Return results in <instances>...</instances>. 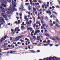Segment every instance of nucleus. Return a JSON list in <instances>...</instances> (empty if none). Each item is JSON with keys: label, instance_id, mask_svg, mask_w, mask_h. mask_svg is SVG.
<instances>
[{"label": "nucleus", "instance_id": "obj_1", "mask_svg": "<svg viewBox=\"0 0 60 60\" xmlns=\"http://www.w3.org/2000/svg\"><path fill=\"white\" fill-rule=\"evenodd\" d=\"M5 11H7L6 13L8 14L11 13V11L12 12L14 11H17V9L15 8L14 7L11 8V6H10L8 8H6L5 9Z\"/></svg>", "mask_w": 60, "mask_h": 60}, {"label": "nucleus", "instance_id": "obj_2", "mask_svg": "<svg viewBox=\"0 0 60 60\" xmlns=\"http://www.w3.org/2000/svg\"><path fill=\"white\" fill-rule=\"evenodd\" d=\"M9 1V0H2L1 1V3L2 4L1 5L3 6L4 7H5L6 8V6L4 4H7V3H8Z\"/></svg>", "mask_w": 60, "mask_h": 60}, {"label": "nucleus", "instance_id": "obj_3", "mask_svg": "<svg viewBox=\"0 0 60 60\" xmlns=\"http://www.w3.org/2000/svg\"><path fill=\"white\" fill-rule=\"evenodd\" d=\"M54 57H50L49 58V57H47L46 58H45L43 60L40 59L39 60H55V59H54Z\"/></svg>", "mask_w": 60, "mask_h": 60}, {"label": "nucleus", "instance_id": "obj_4", "mask_svg": "<svg viewBox=\"0 0 60 60\" xmlns=\"http://www.w3.org/2000/svg\"><path fill=\"white\" fill-rule=\"evenodd\" d=\"M7 36V35H6L5 36V37H4V39L3 38H2L1 39H0V43H2V42H3V41L4 40H5V39H6V38H8V36Z\"/></svg>", "mask_w": 60, "mask_h": 60}, {"label": "nucleus", "instance_id": "obj_5", "mask_svg": "<svg viewBox=\"0 0 60 60\" xmlns=\"http://www.w3.org/2000/svg\"><path fill=\"white\" fill-rule=\"evenodd\" d=\"M0 22L1 23H5V22L4 21V20L3 19V17H0Z\"/></svg>", "mask_w": 60, "mask_h": 60}, {"label": "nucleus", "instance_id": "obj_6", "mask_svg": "<svg viewBox=\"0 0 60 60\" xmlns=\"http://www.w3.org/2000/svg\"><path fill=\"white\" fill-rule=\"evenodd\" d=\"M54 38L53 37H51L50 38V39H51V40H53V41H55L56 40H56H58V37H57L56 36L55 37H54Z\"/></svg>", "mask_w": 60, "mask_h": 60}, {"label": "nucleus", "instance_id": "obj_7", "mask_svg": "<svg viewBox=\"0 0 60 60\" xmlns=\"http://www.w3.org/2000/svg\"><path fill=\"white\" fill-rule=\"evenodd\" d=\"M12 7H16V4H15V3L14 1H12Z\"/></svg>", "mask_w": 60, "mask_h": 60}, {"label": "nucleus", "instance_id": "obj_8", "mask_svg": "<svg viewBox=\"0 0 60 60\" xmlns=\"http://www.w3.org/2000/svg\"><path fill=\"white\" fill-rule=\"evenodd\" d=\"M41 39L40 38V36H38L37 37V41H39L40 40H41Z\"/></svg>", "mask_w": 60, "mask_h": 60}, {"label": "nucleus", "instance_id": "obj_9", "mask_svg": "<svg viewBox=\"0 0 60 60\" xmlns=\"http://www.w3.org/2000/svg\"><path fill=\"white\" fill-rule=\"evenodd\" d=\"M27 23V26H30V22H29L27 21H26V24Z\"/></svg>", "mask_w": 60, "mask_h": 60}, {"label": "nucleus", "instance_id": "obj_10", "mask_svg": "<svg viewBox=\"0 0 60 60\" xmlns=\"http://www.w3.org/2000/svg\"><path fill=\"white\" fill-rule=\"evenodd\" d=\"M21 9V10H22L24 11H26V9H24V7H23V6H22L21 7V8H20L19 9V10L20 9Z\"/></svg>", "mask_w": 60, "mask_h": 60}, {"label": "nucleus", "instance_id": "obj_11", "mask_svg": "<svg viewBox=\"0 0 60 60\" xmlns=\"http://www.w3.org/2000/svg\"><path fill=\"white\" fill-rule=\"evenodd\" d=\"M18 40H19V38H18V37L15 38L14 39L15 41H18Z\"/></svg>", "mask_w": 60, "mask_h": 60}, {"label": "nucleus", "instance_id": "obj_12", "mask_svg": "<svg viewBox=\"0 0 60 60\" xmlns=\"http://www.w3.org/2000/svg\"><path fill=\"white\" fill-rule=\"evenodd\" d=\"M40 19L41 21V23H42V25L43 24V18L42 17H41L40 18Z\"/></svg>", "mask_w": 60, "mask_h": 60}, {"label": "nucleus", "instance_id": "obj_13", "mask_svg": "<svg viewBox=\"0 0 60 60\" xmlns=\"http://www.w3.org/2000/svg\"><path fill=\"white\" fill-rule=\"evenodd\" d=\"M32 7H30L29 6H28V9L29 11H31V9H32V8H31Z\"/></svg>", "mask_w": 60, "mask_h": 60}, {"label": "nucleus", "instance_id": "obj_14", "mask_svg": "<svg viewBox=\"0 0 60 60\" xmlns=\"http://www.w3.org/2000/svg\"><path fill=\"white\" fill-rule=\"evenodd\" d=\"M48 11H47L46 12L47 13H49V14H51V12H50L49 10H48Z\"/></svg>", "mask_w": 60, "mask_h": 60}, {"label": "nucleus", "instance_id": "obj_15", "mask_svg": "<svg viewBox=\"0 0 60 60\" xmlns=\"http://www.w3.org/2000/svg\"><path fill=\"white\" fill-rule=\"evenodd\" d=\"M22 37H23V36H19L18 37L19 39H21L22 38Z\"/></svg>", "mask_w": 60, "mask_h": 60}, {"label": "nucleus", "instance_id": "obj_16", "mask_svg": "<svg viewBox=\"0 0 60 60\" xmlns=\"http://www.w3.org/2000/svg\"><path fill=\"white\" fill-rule=\"evenodd\" d=\"M45 36H47V37H49V36L50 35L49 34H48V33H45Z\"/></svg>", "mask_w": 60, "mask_h": 60}, {"label": "nucleus", "instance_id": "obj_17", "mask_svg": "<svg viewBox=\"0 0 60 60\" xmlns=\"http://www.w3.org/2000/svg\"><path fill=\"white\" fill-rule=\"evenodd\" d=\"M54 58H55V60H59V58L56 57H54Z\"/></svg>", "mask_w": 60, "mask_h": 60}, {"label": "nucleus", "instance_id": "obj_18", "mask_svg": "<svg viewBox=\"0 0 60 60\" xmlns=\"http://www.w3.org/2000/svg\"><path fill=\"white\" fill-rule=\"evenodd\" d=\"M21 30H22V29H24V28H25V27H24V26H21Z\"/></svg>", "mask_w": 60, "mask_h": 60}, {"label": "nucleus", "instance_id": "obj_19", "mask_svg": "<svg viewBox=\"0 0 60 60\" xmlns=\"http://www.w3.org/2000/svg\"><path fill=\"white\" fill-rule=\"evenodd\" d=\"M32 9L33 10V11H36V9L34 8V7H33L32 8Z\"/></svg>", "mask_w": 60, "mask_h": 60}, {"label": "nucleus", "instance_id": "obj_20", "mask_svg": "<svg viewBox=\"0 0 60 60\" xmlns=\"http://www.w3.org/2000/svg\"><path fill=\"white\" fill-rule=\"evenodd\" d=\"M56 24H57V22H58V23L59 22V21L58 19H56Z\"/></svg>", "mask_w": 60, "mask_h": 60}, {"label": "nucleus", "instance_id": "obj_21", "mask_svg": "<svg viewBox=\"0 0 60 60\" xmlns=\"http://www.w3.org/2000/svg\"><path fill=\"white\" fill-rule=\"evenodd\" d=\"M37 34V32L36 31H35V32L34 33V35H36V34Z\"/></svg>", "mask_w": 60, "mask_h": 60}, {"label": "nucleus", "instance_id": "obj_22", "mask_svg": "<svg viewBox=\"0 0 60 60\" xmlns=\"http://www.w3.org/2000/svg\"><path fill=\"white\" fill-rule=\"evenodd\" d=\"M17 24H20V20H18V22H17Z\"/></svg>", "mask_w": 60, "mask_h": 60}, {"label": "nucleus", "instance_id": "obj_23", "mask_svg": "<svg viewBox=\"0 0 60 60\" xmlns=\"http://www.w3.org/2000/svg\"><path fill=\"white\" fill-rule=\"evenodd\" d=\"M52 13H55V14L56 15H57V13H56L54 11H52Z\"/></svg>", "mask_w": 60, "mask_h": 60}, {"label": "nucleus", "instance_id": "obj_24", "mask_svg": "<svg viewBox=\"0 0 60 60\" xmlns=\"http://www.w3.org/2000/svg\"><path fill=\"white\" fill-rule=\"evenodd\" d=\"M1 10L2 11V12H5V11H4V9H2Z\"/></svg>", "mask_w": 60, "mask_h": 60}, {"label": "nucleus", "instance_id": "obj_25", "mask_svg": "<svg viewBox=\"0 0 60 60\" xmlns=\"http://www.w3.org/2000/svg\"><path fill=\"white\" fill-rule=\"evenodd\" d=\"M56 8H60V6L58 5H57L55 6Z\"/></svg>", "mask_w": 60, "mask_h": 60}, {"label": "nucleus", "instance_id": "obj_26", "mask_svg": "<svg viewBox=\"0 0 60 60\" xmlns=\"http://www.w3.org/2000/svg\"><path fill=\"white\" fill-rule=\"evenodd\" d=\"M42 46H48V44H45L44 45H43Z\"/></svg>", "mask_w": 60, "mask_h": 60}, {"label": "nucleus", "instance_id": "obj_27", "mask_svg": "<svg viewBox=\"0 0 60 60\" xmlns=\"http://www.w3.org/2000/svg\"><path fill=\"white\" fill-rule=\"evenodd\" d=\"M3 17L4 18H7V15H4Z\"/></svg>", "mask_w": 60, "mask_h": 60}, {"label": "nucleus", "instance_id": "obj_28", "mask_svg": "<svg viewBox=\"0 0 60 60\" xmlns=\"http://www.w3.org/2000/svg\"><path fill=\"white\" fill-rule=\"evenodd\" d=\"M33 19H34V22L35 21V18L34 17H33Z\"/></svg>", "mask_w": 60, "mask_h": 60}, {"label": "nucleus", "instance_id": "obj_29", "mask_svg": "<svg viewBox=\"0 0 60 60\" xmlns=\"http://www.w3.org/2000/svg\"><path fill=\"white\" fill-rule=\"evenodd\" d=\"M21 44V43H20V42H17V45H19V44L20 45Z\"/></svg>", "mask_w": 60, "mask_h": 60}, {"label": "nucleus", "instance_id": "obj_30", "mask_svg": "<svg viewBox=\"0 0 60 60\" xmlns=\"http://www.w3.org/2000/svg\"><path fill=\"white\" fill-rule=\"evenodd\" d=\"M24 19H25V20H26V21H27L28 20V19L27 18H25Z\"/></svg>", "mask_w": 60, "mask_h": 60}, {"label": "nucleus", "instance_id": "obj_31", "mask_svg": "<svg viewBox=\"0 0 60 60\" xmlns=\"http://www.w3.org/2000/svg\"><path fill=\"white\" fill-rule=\"evenodd\" d=\"M20 41H21L22 42H24V40H23L22 39H20Z\"/></svg>", "mask_w": 60, "mask_h": 60}, {"label": "nucleus", "instance_id": "obj_32", "mask_svg": "<svg viewBox=\"0 0 60 60\" xmlns=\"http://www.w3.org/2000/svg\"><path fill=\"white\" fill-rule=\"evenodd\" d=\"M30 31H30V32H31V31H32L33 30V28H30Z\"/></svg>", "mask_w": 60, "mask_h": 60}, {"label": "nucleus", "instance_id": "obj_33", "mask_svg": "<svg viewBox=\"0 0 60 60\" xmlns=\"http://www.w3.org/2000/svg\"><path fill=\"white\" fill-rule=\"evenodd\" d=\"M36 23L38 24H39L40 23V22H36Z\"/></svg>", "mask_w": 60, "mask_h": 60}, {"label": "nucleus", "instance_id": "obj_34", "mask_svg": "<svg viewBox=\"0 0 60 60\" xmlns=\"http://www.w3.org/2000/svg\"><path fill=\"white\" fill-rule=\"evenodd\" d=\"M19 15L20 16H22V14L21 13H19Z\"/></svg>", "mask_w": 60, "mask_h": 60}, {"label": "nucleus", "instance_id": "obj_35", "mask_svg": "<svg viewBox=\"0 0 60 60\" xmlns=\"http://www.w3.org/2000/svg\"><path fill=\"white\" fill-rule=\"evenodd\" d=\"M37 32V33H40V30H38L36 31Z\"/></svg>", "mask_w": 60, "mask_h": 60}, {"label": "nucleus", "instance_id": "obj_36", "mask_svg": "<svg viewBox=\"0 0 60 60\" xmlns=\"http://www.w3.org/2000/svg\"><path fill=\"white\" fill-rule=\"evenodd\" d=\"M50 43V41L49 40L48 41H47V43L48 44H49V43Z\"/></svg>", "mask_w": 60, "mask_h": 60}, {"label": "nucleus", "instance_id": "obj_37", "mask_svg": "<svg viewBox=\"0 0 60 60\" xmlns=\"http://www.w3.org/2000/svg\"><path fill=\"white\" fill-rule=\"evenodd\" d=\"M31 52H32V53H35V52L33 50H31Z\"/></svg>", "mask_w": 60, "mask_h": 60}, {"label": "nucleus", "instance_id": "obj_38", "mask_svg": "<svg viewBox=\"0 0 60 60\" xmlns=\"http://www.w3.org/2000/svg\"><path fill=\"white\" fill-rule=\"evenodd\" d=\"M21 26H24V22H22V24H21Z\"/></svg>", "mask_w": 60, "mask_h": 60}, {"label": "nucleus", "instance_id": "obj_39", "mask_svg": "<svg viewBox=\"0 0 60 60\" xmlns=\"http://www.w3.org/2000/svg\"><path fill=\"white\" fill-rule=\"evenodd\" d=\"M4 13H2L1 14V15L3 17H4Z\"/></svg>", "mask_w": 60, "mask_h": 60}, {"label": "nucleus", "instance_id": "obj_40", "mask_svg": "<svg viewBox=\"0 0 60 60\" xmlns=\"http://www.w3.org/2000/svg\"><path fill=\"white\" fill-rule=\"evenodd\" d=\"M1 25H4V24L3 23H1V24H0V27H1Z\"/></svg>", "mask_w": 60, "mask_h": 60}, {"label": "nucleus", "instance_id": "obj_41", "mask_svg": "<svg viewBox=\"0 0 60 60\" xmlns=\"http://www.w3.org/2000/svg\"><path fill=\"white\" fill-rule=\"evenodd\" d=\"M45 19H47V20H48L49 19V18H48V17L47 16L45 17Z\"/></svg>", "mask_w": 60, "mask_h": 60}, {"label": "nucleus", "instance_id": "obj_42", "mask_svg": "<svg viewBox=\"0 0 60 60\" xmlns=\"http://www.w3.org/2000/svg\"><path fill=\"white\" fill-rule=\"evenodd\" d=\"M50 26H53V23H51L50 24Z\"/></svg>", "mask_w": 60, "mask_h": 60}, {"label": "nucleus", "instance_id": "obj_43", "mask_svg": "<svg viewBox=\"0 0 60 60\" xmlns=\"http://www.w3.org/2000/svg\"><path fill=\"white\" fill-rule=\"evenodd\" d=\"M30 23V24H31L32 23V21L31 20H30L29 21Z\"/></svg>", "mask_w": 60, "mask_h": 60}, {"label": "nucleus", "instance_id": "obj_44", "mask_svg": "<svg viewBox=\"0 0 60 60\" xmlns=\"http://www.w3.org/2000/svg\"><path fill=\"white\" fill-rule=\"evenodd\" d=\"M44 26H43V27L42 26H41V29H43V28H44Z\"/></svg>", "mask_w": 60, "mask_h": 60}, {"label": "nucleus", "instance_id": "obj_45", "mask_svg": "<svg viewBox=\"0 0 60 60\" xmlns=\"http://www.w3.org/2000/svg\"><path fill=\"white\" fill-rule=\"evenodd\" d=\"M27 16L25 15L24 17V19H26V18H27Z\"/></svg>", "mask_w": 60, "mask_h": 60}, {"label": "nucleus", "instance_id": "obj_46", "mask_svg": "<svg viewBox=\"0 0 60 60\" xmlns=\"http://www.w3.org/2000/svg\"><path fill=\"white\" fill-rule=\"evenodd\" d=\"M47 41H43V44H44V43H45V42H46Z\"/></svg>", "mask_w": 60, "mask_h": 60}, {"label": "nucleus", "instance_id": "obj_47", "mask_svg": "<svg viewBox=\"0 0 60 60\" xmlns=\"http://www.w3.org/2000/svg\"><path fill=\"white\" fill-rule=\"evenodd\" d=\"M46 26V25L45 24H44L42 25V26H44H44Z\"/></svg>", "mask_w": 60, "mask_h": 60}, {"label": "nucleus", "instance_id": "obj_48", "mask_svg": "<svg viewBox=\"0 0 60 60\" xmlns=\"http://www.w3.org/2000/svg\"><path fill=\"white\" fill-rule=\"evenodd\" d=\"M33 1L34 2H35V3H37V0H33Z\"/></svg>", "mask_w": 60, "mask_h": 60}, {"label": "nucleus", "instance_id": "obj_49", "mask_svg": "<svg viewBox=\"0 0 60 60\" xmlns=\"http://www.w3.org/2000/svg\"><path fill=\"white\" fill-rule=\"evenodd\" d=\"M28 14L29 15H30L31 14V13H30V11H29L28 12Z\"/></svg>", "mask_w": 60, "mask_h": 60}, {"label": "nucleus", "instance_id": "obj_50", "mask_svg": "<svg viewBox=\"0 0 60 60\" xmlns=\"http://www.w3.org/2000/svg\"><path fill=\"white\" fill-rule=\"evenodd\" d=\"M34 30H33L32 32H31V33L32 34H33V33H34Z\"/></svg>", "mask_w": 60, "mask_h": 60}, {"label": "nucleus", "instance_id": "obj_51", "mask_svg": "<svg viewBox=\"0 0 60 60\" xmlns=\"http://www.w3.org/2000/svg\"><path fill=\"white\" fill-rule=\"evenodd\" d=\"M12 37L10 38V41H11V40H12Z\"/></svg>", "mask_w": 60, "mask_h": 60}, {"label": "nucleus", "instance_id": "obj_52", "mask_svg": "<svg viewBox=\"0 0 60 60\" xmlns=\"http://www.w3.org/2000/svg\"><path fill=\"white\" fill-rule=\"evenodd\" d=\"M12 33H13V34H15V32H14V30H13L12 31Z\"/></svg>", "mask_w": 60, "mask_h": 60}, {"label": "nucleus", "instance_id": "obj_53", "mask_svg": "<svg viewBox=\"0 0 60 60\" xmlns=\"http://www.w3.org/2000/svg\"><path fill=\"white\" fill-rule=\"evenodd\" d=\"M28 4H29V3H26L25 4V5H28Z\"/></svg>", "mask_w": 60, "mask_h": 60}, {"label": "nucleus", "instance_id": "obj_54", "mask_svg": "<svg viewBox=\"0 0 60 60\" xmlns=\"http://www.w3.org/2000/svg\"><path fill=\"white\" fill-rule=\"evenodd\" d=\"M16 44V42L15 43L13 42V44H12V45H13V44Z\"/></svg>", "mask_w": 60, "mask_h": 60}, {"label": "nucleus", "instance_id": "obj_55", "mask_svg": "<svg viewBox=\"0 0 60 60\" xmlns=\"http://www.w3.org/2000/svg\"><path fill=\"white\" fill-rule=\"evenodd\" d=\"M42 7L43 8H45V7L44 6L42 5Z\"/></svg>", "mask_w": 60, "mask_h": 60}, {"label": "nucleus", "instance_id": "obj_56", "mask_svg": "<svg viewBox=\"0 0 60 60\" xmlns=\"http://www.w3.org/2000/svg\"><path fill=\"white\" fill-rule=\"evenodd\" d=\"M38 2L39 3H40V4L41 3V1L39 0V1H38Z\"/></svg>", "mask_w": 60, "mask_h": 60}, {"label": "nucleus", "instance_id": "obj_57", "mask_svg": "<svg viewBox=\"0 0 60 60\" xmlns=\"http://www.w3.org/2000/svg\"><path fill=\"white\" fill-rule=\"evenodd\" d=\"M35 26H36V24H35V23L34 25L33 26V27H34Z\"/></svg>", "mask_w": 60, "mask_h": 60}, {"label": "nucleus", "instance_id": "obj_58", "mask_svg": "<svg viewBox=\"0 0 60 60\" xmlns=\"http://www.w3.org/2000/svg\"><path fill=\"white\" fill-rule=\"evenodd\" d=\"M56 26H57V27H59V25H58V24H56Z\"/></svg>", "mask_w": 60, "mask_h": 60}, {"label": "nucleus", "instance_id": "obj_59", "mask_svg": "<svg viewBox=\"0 0 60 60\" xmlns=\"http://www.w3.org/2000/svg\"><path fill=\"white\" fill-rule=\"evenodd\" d=\"M52 9H54L55 8V7L53 6L52 7Z\"/></svg>", "mask_w": 60, "mask_h": 60}, {"label": "nucleus", "instance_id": "obj_60", "mask_svg": "<svg viewBox=\"0 0 60 60\" xmlns=\"http://www.w3.org/2000/svg\"><path fill=\"white\" fill-rule=\"evenodd\" d=\"M19 27L15 28V29H19Z\"/></svg>", "mask_w": 60, "mask_h": 60}, {"label": "nucleus", "instance_id": "obj_61", "mask_svg": "<svg viewBox=\"0 0 60 60\" xmlns=\"http://www.w3.org/2000/svg\"><path fill=\"white\" fill-rule=\"evenodd\" d=\"M30 4L31 5H33V4L31 2L30 3Z\"/></svg>", "mask_w": 60, "mask_h": 60}, {"label": "nucleus", "instance_id": "obj_62", "mask_svg": "<svg viewBox=\"0 0 60 60\" xmlns=\"http://www.w3.org/2000/svg\"><path fill=\"white\" fill-rule=\"evenodd\" d=\"M53 24H55V23H56V22H53Z\"/></svg>", "mask_w": 60, "mask_h": 60}, {"label": "nucleus", "instance_id": "obj_63", "mask_svg": "<svg viewBox=\"0 0 60 60\" xmlns=\"http://www.w3.org/2000/svg\"><path fill=\"white\" fill-rule=\"evenodd\" d=\"M42 12H40V14H42Z\"/></svg>", "mask_w": 60, "mask_h": 60}, {"label": "nucleus", "instance_id": "obj_64", "mask_svg": "<svg viewBox=\"0 0 60 60\" xmlns=\"http://www.w3.org/2000/svg\"><path fill=\"white\" fill-rule=\"evenodd\" d=\"M58 3H59V4H60V1H59V0H58Z\"/></svg>", "mask_w": 60, "mask_h": 60}]
</instances>
